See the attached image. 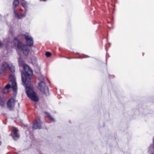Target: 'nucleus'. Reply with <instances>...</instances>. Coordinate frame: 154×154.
I'll list each match as a JSON object with an SVG mask.
<instances>
[{"label": "nucleus", "instance_id": "ddd939ff", "mask_svg": "<svg viewBox=\"0 0 154 154\" xmlns=\"http://www.w3.org/2000/svg\"><path fill=\"white\" fill-rule=\"evenodd\" d=\"M45 113L46 114V116L48 117L50 120L52 121L55 122L54 119L52 117L50 114L46 112H45Z\"/></svg>", "mask_w": 154, "mask_h": 154}, {"label": "nucleus", "instance_id": "f257e3e1", "mask_svg": "<svg viewBox=\"0 0 154 154\" xmlns=\"http://www.w3.org/2000/svg\"><path fill=\"white\" fill-rule=\"evenodd\" d=\"M18 63L19 65L23 66L24 70V72L21 73V78L23 85H26V92L27 96L33 101L37 102L39 100L38 96L32 89L28 86V85L30 84V79L32 74V71L27 65L25 64L21 58H19Z\"/></svg>", "mask_w": 154, "mask_h": 154}, {"label": "nucleus", "instance_id": "f3484780", "mask_svg": "<svg viewBox=\"0 0 154 154\" xmlns=\"http://www.w3.org/2000/svg\"><path fill=\"white\" fill-rule=\"evenodd\" d=\"M3 44L0 42V47H2L3 46Z\"/></svg>", "mask_w": 154, "mask_h": 154}, {"label": "nucleus", "instance_id": "6ab92c4d", "mask_svg": "<svg viewBox=\"0 0 154 154\" xmlns=\"http://www.w3.org/2000/svg\"><path fill=\"white\" fill-rule=\"evenodd\" d=\"M21 10H22V9H20V11H21Z\"/></svg>", "mask_w": 154, "mask_h": 154}, {"label": "nucleus", "instance_id": "f8f14e48", "mask_svg": "<svg viewBox=\"0 0 154 154\" xmlns=\"http://www.w3.org/2000/svg\"><path fill=\"white\" fill-rule=\"evenodd\" d=\"M153 142L154 144L151 145L149 148V151L154 152V136L153 139Z\"/></svg>", "mask_w": 154, "mask_h": 154}, {"label": "nucleus", "instance_id": "39448f33", "mask_svg": "<svg viewBox=\"0 0 154 154\" xmlns=\"http://www.w3.org/2000/svg\"><path fill=\"white\" fill-rule=\"evenodd\" d=\"M9 79L11 83V87L13 90L16 91L17 89V87L15 76L13 75H11L9 76Z\"/></svg>", "mask_w": 154, "mask_h": 154}, {"label": "nucleus", "instance_id": "4468645a", "mask_svg": "<svg viewBox=\"0 0 154 154\" xmlns=\"http://www.w3.org/2000/svg\"><path fill=\"white\" fill-rule=\"evenodd\" d=\"M4 103L2 100L1 97H0V109L2 108L4 106Z\"/></svg>", "mask_w": 154, "mask_h": 154}, {"label": "nucleus", "instance_id": "7ed1b4c3", "mask_svg": "<svg viewBox=\"0 0 154 154\" xmlns=\"http://www.w3.org/2000/svg\"><path fill=\"white\" fill-rule=\"evenodd\" d=\"M38 89L45 95L48 96L49 95L48 88L43 81H40L38 84Z\"/></svg>", "mask_w": 154, "mask_h": 154}, {"label": "nucleus", "instance_id": "f03ea898", "mask_svg": "<svg viewBox=\"0 0 154 154\" xmlns=\"http://www.w3.org/2000/svg\"><path fill=\"white\" fill-rule=\"evenodd\" d=\"M24 36L27 45L23 44L21 42H20L17 38H14V44H16V42L17 43V52L20 55L23 54L26 56L28 55L29 51V49L28 46H32L33 45V38L29 33L26 32L24 34Z\"/></svg>", "mask_w": 154, "mask_h": 154}, {"label": "nucleus", "instance_id": "6e6552de", "mask_svg": "<svg viewBox=\"0 0 154 154\" xmlns=\"http://www.w3.org/2000/svg\"><path fill=\"white\" fill-rule=\"evenodd\" d=\"M33 128L35 129H40L41 128V124L40 120H35L33 122Z\"/></svg>", "mask_w": 154, "mask_h": 154}, {"label": "nucleus", "instance_id": "9b49d317", "mask_svg": "<svg viewBox=\"0 0 154 154\" xmlns=\"http://www.w3.org/2000/svg\"><path fill=\"white\" fill-rule=\"evenodd\" d=\"M8 68H9L10 71L11 72L13 73L15 72V68L14 66L12 63H10L9 64Z\"/></svg>", "mask_w": 154, "mask_h": 154}, {"label": "nucleus", "instance_id": "2eb2a0df", "mask_svg": "<svg viewBox=\"0 0 154 154\" xmlns=\"http://www.w3.org/2000/svg\"><path fill=\"white\" fill-rule=\"evenodd\" d=\"M20 3L21 5L24 7H26L27 5L26 2L25 1H21Z\"/></svg>", "mask_w": 154, "mask_h": 154}, {"label": "nucleus", "instance_id": "dca6fc26", "mask_svg": "<svg viewBox=\"0 0 154 154\" xmlns=\"http://www.w3.org/2000/svg\"><path fill=\"white\" fill-rule=\"evenodd\" d=\"M51 53L49 52H46L45 54V55L47 57H49L51 56Z\"/></svg>", "mask_w": 154, "mask_h": 154}, {"label": "nucleus", "instance_id": "0eeeda50", "mask_svg": "<svg viewBox=\"0 0 154 154\" xmlns=\"http://www.w3.org/2000/svg\"><path fill=\"white\" fill-rule=\"evenodd\" d=\"M9 64L6 61L2 62L0 65V69L3 72H5L8 69Z\"/></svg>", "mask_w": 154, "mask_h": 154}, {"label": "nucleus", "instance_id": "20e7f679", "mask_svg": "<svg viewBox=\"0 0 154 154\" xmlns=\"http://www.w3.org/2000/svg\"><path fill=\"white\" fill-rule=\"evenodd\" d=\"M19 3V1H14L13 2V7L14 8V12L16 17H17L18 19H21L25 16L26 13L25 12L24 13L22 14L20 12H17L16 11L15 8L18 5Z\"/></svg>", "mask_w": 154, "mask_h": 154}, {"label": "nucleus", "instance_id": "423d86ee", "mask_svg": "<svg viewBox=\"0 0 154 154\" xmlns=\"http://www.w3.org/2000/svg\"><path fill=\"white\" fill-rule=\"evenodd\" d=\"M15 101L13 98L9 99L7 103V106L8 108L10 110H12L14 108L15 105Z\"/></svg>", "mask_w": 154, "mask_h": 154}, {"label": "nucleus", "instance_id": "a211bd4d", "mask_svg": "<svg viewBox=\"0 0 154 154\" xmlns=\"http://www.w3.org/2000/svg\"><path fill=\"white\" fill-rule=\"evenodd\" d=\"M1 144H2V142L0 141V145H1Z\"/></svg>", "mask_w": 154, "mask_h": 154}, {"label": "nucleus", "instance_id": "1a4fd4ad", "mask_svg": "<svg viewBox=\"0 0 154 154\" xmlns=\"http://www.w3.org/2000/svg\"><path fill=\"white\" fill-rule=\"evenodd\" d=\"M11 87V85L10 84H7L2 91V93L4 94H5L8 92L9 89Z\"/></svg>", "mask_w": 154, "mask_h": 154}, {"label": "nucleus", "instance_id": "9d476101", "mask_svg": "<svg viewBox=\"0 0 154 154\" xmlns=\"http://www.w3.org/2000/svg\"><path fill=\"white\" fill-rule=\"evenodd\" d=\"M13 131L14 135L13 138L14 140H16V139H15V138H18L19 137V135L17 133V130L16 128H14Z\"/></svg>", "mask_w": 154, "mask_h": 154}]
</instances>
